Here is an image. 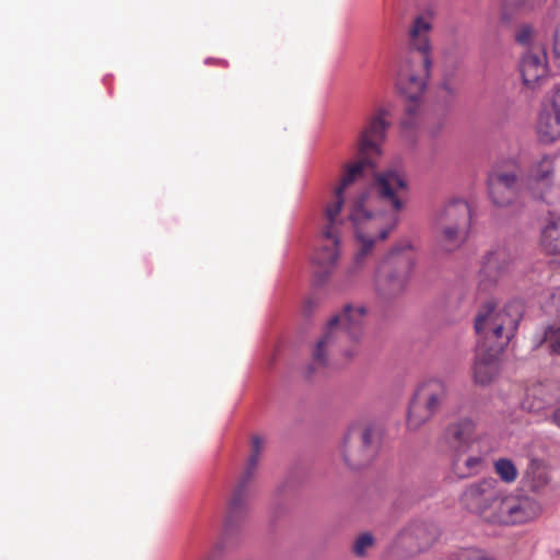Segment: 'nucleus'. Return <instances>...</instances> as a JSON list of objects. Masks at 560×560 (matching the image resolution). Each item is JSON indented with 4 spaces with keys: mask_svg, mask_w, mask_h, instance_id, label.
Segmentation results:
<instances>
[{
    "mask_svg": "<svg viewBox=\"0 0 560 560\" xmlns=\"http://www.w3.org/2000/svg\"><path fill=\"white\" fill-rule=\"evenodd\" d=\"M377 199L389 207V211L373 213L370 210L372 195L363 189L350 201L347 217L328 215L324 211L319 245L314 252V281L322 285L331 275L340 257L341 235L352 229L358 243L351 266L346 271V278L352 280L363 268L374 245L387 238L388 234L399 223V211L405 207V195L408 185L405 176L394 170L378 173L374 179Z\"/></svg>",
    "mask_w": 560,
    "mask_h": 560,
    "instance_id": "1",
    "label": "nucleus"
},
{
    "mask_svg": "<svg viewBox=\"0 0 560 560\" xmlns=\"http://www.w3.org/2000/svg\"><path fill=\"white\" fill-rule=\"evenodd\" d=\"M389 118L390 109L381 106L365 119L355 142L358 159L342 166L339 183L325 206L324 211L328 212L329 217H347L348 210H345V202L349 189L363 177L366 168L374 167V160L382 155V147L390 127Z\"/></svg>",
    "mask_w": 560,
    "mask_h": 560,
    "instance_id": "2",
    "label": "nucleus"
},
{
    "mask_svg": "<svg viewBox=\"0 0 560 560\" xmlns=\"http://www.w3.org/2000/svg\"><path fill=\"white\" fill-rule=\"evenodd\" d=\"M462 500L485 522L498 525L523 524L535 520L541 511L540 504L530 497L501 493L493 479L470 485Z\"/></svg>",
    "mask_w": 560,
    "mask_h": 560,
    "instance_id": "3",
    "label": "nucleus"
},
{
    "mask_svg": "<svg viewBox=\"0 0 560 560\" xmlns=\"http://www.w3.org/2000/svg\"><path fill=\"white\" fill-rule=\"evenodd\" d=\"M431 22L424 16H417L409 32L412 51L409 58L400 66L397 86L409 101L406 106V117L401 121L404 129L417 125V116L421 97L427 88L431 68L429 32Z\"/></svg>",
    "mask_w": 560,
    "mask_h": 560,
    "instance_id": "4",
    "label": "nucleus"
},
{
    "mask_svg": "<svg viewBox=\"0 0 560 560\" xmlns=\"http://www.w3.org/2000/svg\"><path fill=\"white\" fill-rule=\"evenodd\" d=\"M366 310L364 306L347 305L341 314L335 315L327 324L322 338L313 350V362L326 366L328 358L341 352L347 359L357 353V342L362 336Z\"/></svg>",
    "mask_w": 560,
    "mask_h": 560,
    "instance_id": "5",
    "label": "nucleus"
},
{
    "mask_svg": "<svg viewBox=\"0 0 560 560\" xmlns=\"http://www.w3.org/2000/svg\"><path fill=\"white\" fill-rule=\"evenodd\" d=\"M522 317V306L510 303L502 310H497L493 302L483 304L475 318V330L480 347H494L503 351L514 336Z\"/></svg>",
    "mask_w": 560,
    "mask_h": 560,
    "instance_id": "6",
    "label": "nucleus"
},
{
    "mask_svg": "<svg viewBox=\"0 0 560 560\" xmlns=\"http://www.w3.org/2000/svg\"><path fill=\"white\" fill-rule=\"evenodd\" d=\"M416 246L404 241L380 262L375 271V289L383 295H397L404 291L416 265Z\"/></svg>",
    "mask_w": 560,
    "mask_h": 560,
    "instance_id": "7",
    "label": "nucleus"
},
{
    "mask_svg": "<svg viewBox=\"0 0 560 560\" xmlns=\"http://www.w3.org/2000/svg\"><path fill=\"white\" fill-rule=\"evenodd\" d=\"M451 393L450 384L440 377L420 382L409 401L407 427L418 430L428 423L446 404Z\"/></svg>",
    "mask_w": 560,
    "mask_h": 560,
    "instance_id": "8",
    "label": "nucleus"
},
{
    "mask_svg": "<svg viewBox=\"0 0 560 560\" xmlns=\"http://www.w3.org/2000/svg\"><path fill=\"white\" fill-rule=\"evenodd\" d=\"M471 223L469 205L462 199L446 203L433 223L435 238L446 252L459 248L467 240Z\"/></svg>",
    "mask_w": 560,
    "mask_h": 560,
    "instance_id": "9",
    "label": "nucleus"
},
{
    "mask_svg": "<svg viewBox=\"0 0 560 560\" xmlns=\"http://www.w3.org/2000/svg\"><path fill=\"white\" fill-rule=\"evenodd\" d=\"M264 448L265 440L260 435H253L250 443V454L248 456L246 466L228 503L225 516L226 530H229L245 515L247 501L250 495V481L257 470L260 455Z\"/></svg>",
    "mask_w": 560,
    "mask_h": 560,
    "instance_id": "10",
    "label": "nucleus"
},
{
    "mask_svg": "<svg viewBox=\"0 0 560 560\" xmlns=\"http://www.w3.org/2000/svg\"><path fill=\"white\" fill-rule=\"evenodd\" d=\"M376 434V428L370 423H354L349 428L342 445V456L348 466L360 468L373 458Z\"/></svg>",
    "mask_w": 560,
    "mask_h": 560,
    "instance_id": "11",
    "label": "nucleus"
},
{
    "mask_svg": "<svg viewBox=\"0 0 560 560\" xmlns=\"http://www.w3.org/2000/svg\"><path fill=\"white\" fill-rule=\"evenodd\" d=\"M489 194L494 205L506 207L514 201L522 187L520 167L514 161L498 165L488 178Z\"/></svg>",
    "mask_w": 560,
    "mask_h": 560,
    "instance_id": "12",
    "label": "nucleus"
},
{
    "mask_svg": "<svg viewBox=\"0 0 560 560\" xmlns=\"http://www.w3.org/2000/svg\"><path fill=\"white\" fill-rule=\"evenodd\" d=\"M453 455H465L487 440L476 433V423L469 418H462L447 424L441 438Z\"/></svg>",
    "mask_w": 560,
    "mask_h": 560,
    "instance_id": "13",
    "label": "nucleus"
},
{
    "mask_svg": "<svg viewBox=\"0 0 560 560\" xmlns=\"http://www.w3.org/2000/svg\"><path fill=\"white\" fill-rule=\"evenodd\" d=\"M555 175L553 159L548 155L533 162L528 170L526 185L535 197L546 200L547 190L551 187Z\"/></svg>",
    "mask_w": 560,
    "mask_h": 560,
    "instance_id": "14",
    "label": "nucleus"
},
{
    "mask_svg": "<svg viewBox=\"0 0 560 560\" xmlns=\"http://www.w3.org/2000/svg\"><path fill=\"white\" fill-rule=\"evenodd\" d=\"M537 132L544 142H552L560 138V86L553 91L550 104L541 109Z\"/></svg>",
    "mask_w": 560,
    "mask_h": 560,
    "instance_id": "15",
    "label": "nucleus"
},
{
    "mask_svg": "<svg viewBox=\"0 0 560 560\" xmlns=\"http://www.w3.org/2000/svg\"><path fill=\"white\" fill-rule=\"evenodd\" d=\"M503 351H495L494 347H477L476 360L474 363V378L476 383L487 385L493 381L499 373L500 354Z\"/></svg>",
    "mask_w": 560,
    "mask_h": 560,
    "instance_id": "16",
    "label": "nucleus"
},
{
    "mask_svg": "<svg viewBox=\"0 0 560 560\" xmlns=\"http://www.w3.org/2000/svg\"><path fill=\"white\" fill-rule=\"evenodd\" d=\"M491 446L487 440L479 446H475L465 455H453V470L460 477L466 478L481 470L486 457L490 454Z\"/></svg>",
    "mask_w": 560,
    "mask_h": 560,
    "instance_id": "17",
    "label": "nucleus"
},
{
    "mask_svg": "<svg viewBox=\"0 0 560 560\" xmlns=\"http://www.w3.org/2000/svg\"><path fill=\"white\" fill-rule=\"evenodd\" d=\"M520 67L524 84L534 88L536 83L547 75L546 51L541 48L528 50L523 55Z\"/></svg>",
    "mask_w": 560,
    "mask_h": 560,
    "instance_id": "18",
    "label": "nucleus"
},
{
    "mask_svg": "<svg viewBox=\"0 0 560 560\" xmlns=\"http://www.w3.org/2000/svg\"><path fill=\"white\" fill-rule=\"evenodd\" d=\"M550 482L547 467L538 459H532L523 477V483L533 492L542 491Z\"/></svg>",
    "mask_w": 560,
    "mask_h": 560,
    "instance_id": "19",
    "label": "nucleus"
},
{
    "mask_svg": "<svg viewBox=\"0 0 560 560\" xmlns=\"http://www.w3.org/2000/svg\"><path fill=\"white\" fill-rule=\"evenodd\" d=\"M540 244L550 254H560V218L550 221L541 231Z\"/></svg>",
    "mask_w": 560,
    "mask_h": 560,
    "instance_id": "20",
    "label": "nucleus"
},
{
    "mask_svg": "<svg viewBox=\"0 0 560 560\" xmlns=\"http://www.w3.org/2000/svg\"><path fill=\"white\" fill-rule=\"evenodd\" d=\"M542 394L544 389L541 386L530 388L522 402L523 409L534 413L544 410L548 401L542 397Z\"/></svg>",
    "mask_w": 560,
    "mask_h": 560,
    "instance_id": "21",
    "label": "nucleus"
},
{
    "mask_svg": "<svg viewBox=\"0 0 560 560\" xmlns=\"http://www.w3.org/2000/svg\"><path fill=\"white\" fill-rule=\"evenodd\" d=\"M494 471L506 483L514 482L518 476L516 466L508 458H500L495 460Z\"/></svg>",
    "mask_w": 560,
    "mask_h": 560,
    "instance_id": "22",
    "label": "nucleus"
},
{
    "mask_svg": "<svg viewBox=\"0 0 560 560\" xmlns=\"http://www.w3.org/2000/svg\"><path fill=\"white\" fill-rule=\"evenodd\" d=\"M451 560H493L483 550L475 548L460 549L454 552Z\"/></svg>",
    "mask_w": 560,
    "mask_h": 560,
    "instance_id": "23",
    "label": "nucleus"
},
{
    "mask_svg": "<svg viewBox=\"0 0 560 560\" xmlns=\"http://www.w3.org/2000/svg\"><path fill=\"white\" fill-rule=\"evenodd\" d=\"M544 342L551 353L560 355V327H549L545 331Z\"/></svg>",
    "mask_w": 560,
    "mask_h": 560,
    "instance_id": "24",
    "label": "nucleus"
},
{
    "mask_svg": "<svg viewBox=\"0 0 560 560\" xmlns=\"http://www.w3.org/2000/svg\"><path fill=\"white\" fill-rule=\"evenodd\" d=\"M373 545V536L369 533L360 535L353 546V551L357 556H364L368 548Z\"/></svg>",
    "mask_w": 560,
    "mask_h": 560,
    "instance_id": "25",
    "label": "nucleus"
},
{
    "mask_svg": "<svg viewBox=\"0 0 560 560\" xmlns=\"http://www.w3.org/2000/svg\"><path fill=\"white\" fill-rule=\"evenodd\" d=\"M505 256V253L503 250H497L493 253H490L486 257L485 261V270L491 271L493 269H501V266H499L500 260Z\"/></svg>",
    "mask_w": 560,
    "mask_h": 560,
    "instance_id": "26",
    "label": "nucleus"
},
{
    "mask_svg": "<svg viewBox=\"0 0 560 560\" xmlns=\"http://www.w3.org/2000/svg\"><path fill=\"white\" fill-rule=\"evenodd\" d=\"M533 36V28L528 25H524L520 28L516 34L517 43L522 45H527Z\"/></svg>",
    "mask_w": 560,
    "mask_h": 560,
    "instance_id": "27",
    "label": "nucleus"
},
{
    "mask_svg": "<svg viewBox=\"0 0 560 560\" xmlns=\"http://www.w3.org/2000/svg\"><path fill=\"white\" fill-rule=\"evenodd\" d=\"M504 3L511 8L533 7L530 0H504Z\"/></svg>",
    "mask_w": 560,
    "mask_h": 560,
    "instance_id": "28",
    "label": "nucleus"
},
{
    "mask_svg": "<svg viewBox=\"0 0 560 560\" xmlns=\"http://www.w3.org/2000/svg\"><path fill=\"white\" fill-rule=\"evenodd\" d=\"M441 90L447 94H454L456 91V86L450 80H445L441 84Z\"/></svg>",
    "mask_w": 560,
    "mask_h": 560,
    "instance_id": "29",
    "label": "nucleus"
},
{
    "mask_svg": "<svg viewBox=\"0 0 560 560\" xmlns=\"http://www.w3.org/2000/svg\"><path fill=\"white\" fill-rule=\"evenodd\" d=\"M555 54L560 56V25L558 26L555 34V44H553Z\"/></svg>",
    "mask_w": 560,
    "mask_h": 560,
    "instance_id": "30",
    "label": "nucleus"
},
{
    "mask_svg": "<svg viewBox=\"0 0 560 560\" xmlns=\"http://www.w3.org/2000/svg\"><path fill=\"white\" fill-rule=\"evenodd\" d=\"M551 422L560 429V406L552 411Z\"/></svg>",
    "mask_w": 560,
    "mask_h": 560,
    "instance_id": "31",
    "label": "nucleus"
},
{
    "mask_svg": "<svg viewBox=\"0 0 560 560\" xmlns=\"http://www.w3.org/2000/svg\"><path fill=\"white\" fill-rule=\"evenodd\" d=\"M551 300L556 308L560 312V288L555 290V292L551 294Z\"/></svg>",
    "mask_w": 560,
    "mask_h": 560,
    "instance_id": "32",
    "label": "nucleus"
},
{
    "mask_svg": "<svg viewBox=\"0 0 560 560\" xmlns=\"http://www.w3.org/2000/svg\"><path fill=\"white\" fill-rule=\"evenodd\" d=\"M441 128H442V125L440 124V125H439V128H438L436 130H432V131H431V133H432V135H436V133H438V131H439Z\"/></svg>",
    "mask_w": 560,
    "mask_h": 560,
    "instance_id": "33",
    "label": "nucleus"
}]
</instances>
